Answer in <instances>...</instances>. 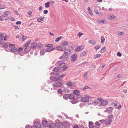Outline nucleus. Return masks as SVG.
<instances>
[{
  "mask_svg": "<svg viewBox=\"0 0 128 128\" xmlns=\"http://www.w3.org/2000/svg\"><path fill=\"white\" fill-rule=\"evenodd\" d=\"M65 63L62 61H59L56 64V66H58L60 68H62V70H65L68 68V66H65Z\"/></svg>",
  "mask_w": 128,
  "mask_h": 128,
  "instance_id": "f257e3e1",
  "label": "nucleus"
},
{
  "mask_svg": "<svg viewBox=\"0 0 128 128\" xmlns=\"http://www.w3.org/2000/svg\"><path fill=\"white\" fill-rule=\"evenodd\" d=\"M43 126L46 128H55L54 124L53 123H50L48 125V122L45 120H43L42 121Z\"/></svg>",
  "mask_w": 128,
  "mask_h": 128,
  "instance_id": "f03ea898",
  "label": "nucleus"
},
{
  "mask_svg": "<svg viewBox=\"0 0 128 128\" xmlns=\"http://www.w3.org/2000/svg\"><path fill=\"white\" fill-rule=\"evenodd\" d=\"M64 50V54L60 57V59H63L64 60L66 59L68 57V55L71 53V50L70 49H65Z\"/></svg>",
  "mask_w": 128,
  "mask_h": 128,
  "instance_id": "7ed1b4c3",
  "label": "nucleus"
},
{
  "mask_svg": "<svg viewBox=\"0 0 128 128\" xmlns=\"http://www.w3.org/2000/svg\"><path fill=\"white\" fill-rule=\"evenodd\" d=\"M63 85V84L61 82H58L56 83H53L52 84V86L55 88L60 87Z\"/></svg>",
  "mask_w": 128,
  "mask_h": 128,
  "instance_id": "20e7f679",
  "label": "nucleus"
},
{
  "mask_svg": "<svg viewBox=\"0 0 128 128\" xmlns=\"http://www.w3.org/2000/svg\"><path fill=\"white\" fill-rule=\"evenodd\" d=\"M77 58V55L76 54H74L71 56V60L72 62L75 61Z\"/></svg>",
  "mask_w": 128,
  "mask_h": 128,
  "instance_id": "39448f33",
  "label": "nucleus"
},
{
  "mask_svg": "<svg viewBox=\"0 0 128 128\" xmlns=\"http://www.w3.org/2000/svg\"><path fill=\"white\" fill-rule=\"evenodd\" d=\"M5 50L8 52H16L18 50V48L16 47H14L11 49L8 50H6V49H5Z\"/></svg>",
  "mask_w": 128,
  "mask_h": 128,
  "instance_id": "423d86ee",
  "label": "nucleus"
},
{
  "mask_svg": "<svg viewBox=\"0 0 128 128\" xmlns=\"http://www.w3.org/2000/svg\"><path fill=\"white\" fill-rule=\"evenodd\" d=\"M55 126L56 127L58 128H63V127L62 124L59 122H56Z\"/></svg>",
  "mask_w": 128,
  "mask_h": 128,
  "instance_id": "0eeeda50",
  "label": "nucleus"
},
{
  "mask_svg": "<svg viewBox=\"0 0 128 128\" xmlns=\"http://www.w3.org/2000/svg\"><path fill=\"white\" fill-rule=\"evenodd\" d=\"M84 48V46H78L74 50L75 52H77L83 49Z\"/></svg>",
  "mask_w": 128,
  "mask_h": 128,
  "instance_id": "6e6552de",
  "label": "nucleus"
},
{
  "mask_svg": "<svg viewBox=\"0 0 128 128\" xmlns=\"http://www.w3.org/2000/svg\"><path fill=\"white\" fill-rule=\"evenodd\" d=\"M66 47L65 46H60L56 48V50L60 51H62L66 49Z\"/></svg>",
  "mask_w": 128,
  "mask_h": 128,
  "instance_id": "1a4fd4ad",
  "label": "nucleus"
},
{
  "mask_svg": "<svg viewBox=\"0 0 128 128\" xmlns=\"http://www.w3.org/2000/svg\"><path fill=\"white\" fill-rule=\"evenodd\" d=\"M108 102L107 100H103L100 104L101 106H103L106 105L108 104Z\"/></svg>",
  "mask_w": 128,
  "mask_h": 128,
  "instance_id": "9d476101",
  "label": "nucleus"
},
{
  "mask_svg": "<svg viewBox=\"0 0 128 128\" xmlns=\"http://www.w3.org/2000/svg\"><path fill=\"white\" fill-rule=\"evenodd\" d=\"M89 100V98L88 96H86L85 97L82 98L80 100L81 102H88Z\"/></svg>",
  "mask_w": 128,
  "mask_h": 128,
  "instance_id": "9b49d317",
  "label": "nucleus"
},
{
  "mask_svg": "<svg viewBox=\"0 0 128 128\" xmlns=\"http://www.w3.org/2000/svg\"><path fill=\"white\" fill-rule=\"evenodd\" d=\"M34 124L35 125V127L36 128H40L41 125L38 122H35L34 123Z\"/></svg>",
  "mask_w": 128,
  "mask_h": 128,
  "instance_id": "f8f14e48",
  "label": "nucleus"
},
{
  "mask_svg": "<svg viewBox=\"0 0 128 128\" xmlns=\"http://www.w3.org/2000/svg\"><path fill=\"white\" fill-rule=\"evenodd\" d=\"M37 46V44L36 42H33L32 43L30 46V48L34 49Z\"/></svg>",
  "mask_w": 128,
  "mask_h": 128,
  "instance_id": "ddd939ff",
  "label": "nucleus"
},
{
  "mask_svg": "<svg viewBox=\"0 0 128 128\" xmlns=\"http://www.w3.org/2000/svg\"><path fill=\"white\" fill-rule=\"evenodd\" d=\"M64 126L66 128H68L70 126V123L68 122L65 121L64 122Z\"/></svg>",
  "mask_w": 128,
  "mask_h": 128,
  "instance_id": "4468645a",
  "label": "nucleus"
},
{
  "mask_svg": "<svg viewBox=\"0 0 128 128\" xmlns=\"http://www.w3.org/2000/svg\"><path fill=\"white\" fill-rule=\"evenodd\" d=\"M113 108L112 107H110L107 108L106 110L104 111L105 112H110L112 110Z\"/></svg>",
  "mask_w": 128,
  "mask_h": 128,
  "instance_id": "2eb2a0df",
  "label": "nucleus"
},
{
  "mask_svg": "<svg viewBox=\"0 0 128 128\" xmlns=\"http://www.w3.org/2000/svg\"><path fill=\"white\" fill-rule=\"evenodd\" d=\"M74 94L76 96H78L79 95L80 92L78 90H75L73 92Z\"/></svg>",
  "mask_w": 128,
  "mask_h": 128,
  "instance_id": "dca6fc26",
  "label": "nucleus"
},
{
  "mask_svg": "<svg viewBox=\"0 0 128 128\" xmlns=\"http://www.w3.org/2000/svg\"><path fill=\"white\" fill-rule=\"evenodd\" d=\"M54 48L49 47L46 49V50L47 52H49L54 50Z\"/></svg>",
  "mask_w": 128,
  "mask_h": 128,
  "instance_id": "f3484780",
  "label": "nucleus"
},
{
  "mask_svg": "<svg viewBox=\"0 0 128 128\" xmlns=\"http://www.w3.org/2000/svg\"><path fill=\"white\" fill-rule=\"evenodd\" d=\"M44 17L40 16L37 19V21L39 22H41L42 21H43L44 20Z\"/></svg>",
  "mask_w": 128,
  "mask_h": 128,
  "instance_id": "a211bd4d",
  "label": "nucleus"
},
{
  "mask_svg": "<svg viewBox=\"0 0 128 128\" xmlns=\"http://www.w3.org/2000/svg\"><path fill=\"white\" fill-rule=\"evenodd\" d=\"M88 126L90 128H92L94 126L93 122H89Z\"/></svg>",
  "mask_w": 128,
  "mask_h": 128,
  "instance_id": "6ab92c4d",
  "label": "nucleus"
},
{
  "mask_svg": "<svg viewBox=\"0 0 128 128\" xmlns=\"http://www.w3.org/2000/svg\"><path fill=\"white\" fill-rule=\"evenodd\" d=\"M56 76H50V79L51 80V81L52 82H55V79Z\"/></svg>",
  "mask_w": 128,
  "mask_h": 128,
  "instance_id": "aec40b11",
  "label": "nucleus"
},
{
  "mask_svg": "<svg viewBox=\"0 0 128 128\" xmlns=\"http://www.w3.org/2000/svg\"><path fill=\"white\" fill-rule=\"evenodd\" d=\"M60 68L58 66L56 67L53 69V70L54 72H58L60 70Z\"/></svg>",
  "mask_w": 128,
  "mask_h": 128,
  "instance_id": "412c9836",
  "label": "nucleus"
},
{
  "mask_svg": "<svg viewBox=\"0 0 128 128\" xmlns=\"http://www.w3.org/2000/svg\"><path fill=\"white\" fill-rule=\"evenodd\" d=\"M69 96V94H64L63 96V98L64 99L66 100L68 98Z\"/></svg>",
  "mask_w": 128,
  "mask_h": 128,
  "instance_id": "4be33fe9",
  "label": "nucleus"
},
{
  "mask_svg": "<svg viewBox=\"0 0 128 128\" xmlns=\"http://www.w3.org/2000/svg\"><path fill=\"white\" fill-rule=\"evenodd\" d=\"M66 84L68 86L71 87L73 85L72 83L70 81L68 82Z\"/></svg>",
  "mask_w": 128,
  "mask_h": 128,
  "instance_id": "5701e85b",
  "label": "nucleus"
},
{
  "mask_svg": "<svg viewBox=\"0 0 128 128\" xmlns=\"http://www.w3.org/2000/svg\"><path fill=\"white\" fill-rule=\"evenodd\" d=\"M78 100L76 99H74L70 102L72 104H74L77 103L78 102Z\"/></svg>",
  "mask_w": 128,
  "mask_h": 128,
  "instance_id": "b1692460",
  "label": "nucleus"
},
{
  "mask_svg": "<svg viewBox=\"0 0 128 128\" xmlns=\"http://www.w3.org/2000/svg\"><path fill=\"white\" fill-rule=\"evenodd\" d=\"M112 119H109L105 123V124L106 125H108L110 124L112 122Z\"/></svg>",
  "mask_w": 128,
  "mask_h": 128,
  "instance_id": "393cba45",
  "label": "nucleus"
},
{
  "mask_svg": "<svg viewBox=\"0 0 128 128\" xmlns=\"http://www.w3.org/2000/svg\"><path fill=\"white\" fill-rule=\"evenodd\" d=\"M30 50V48L29 47L26 48L24 50V52H28Z\"/></svg>",
  "mask_w": 128,
  "mask_h": 128,
  "instance_id": "a878e982",
  "label": "nucleus"
},
{
  "mask_svg": "<svg viewBox=\"0 0 128 128\" xmlns=\"http://www.w3.org/2000/svg\"><path fill=\"white\" fill-rule=\"evenodd\" d=\"M114 16L110 15L108 16V18L110 20H112L114 19Z\"/></svg>",
  "mask_w": 128,
  "mask_h": 128,
  "instance_id": "bb28decb",
  "label": "nucleus"
},
{
  "mask_svg": "<svg viewBox=\"0 0 128 128\" xmlns=\"http://www.w3.org/2000/svg\"><path fill=\"white\" fill-rule=\"evenodd\" d=\"M86 54V51H84L81 53L80 54V56L81 57H83Z\"/></svg>",
  "mask_w": 128,
  "mask_h": 128,
  "instance_id": "cd10ccee",
  "label": "nucleus"
},
{
  "mask_svg": "<svg viewBox=\"0 0 128 128\" xmlns=\"http://www.w3.org/2000/svg\"><path fill=\"white\" fill-rule=\"evenodd\" d=\"M45 52V51L44 50L42 49L40 51V54L41 55H43Z\"/></svg>",
  "mask_w": 128,
  "mask_h": 128,
  "instance_id": "c85d7f7f",
  "label": "nucleus"
},
{
  "mask_svg": "<svg viewBox=\"0 0 128 128\" xmlns=\"http://www.w3.org/2000/svg\"><path fill=\"white\" fill-rule=\"evenodd\" d=\"M88 43L92 44L93 45L94 44L96 43V41H95L91 40L88 41Z\"/></svg>",
  "mask_w": 128,
  "mask_h": 128,
  "instance_id": "c756f323",
  "label": "nucleus"
},
{
  "mask_svg": "<svg viewBox=\"0 0 128 128\" xmlns=\"http://www.w3.org/2000/svg\"><path fill=\"white\" fill-rule=\"evenodd\" d=\"M31 42L30 41H29L26 43L24 45V46L26 48H27Z\"/></svg>",
  "mask_w": 128,
  "mask_h": 128,
  "instance_id": "7c9ffc66",
  "label": "nucleus"
},
{
  "mask_svg": "<svg viewBox=\"0 0 128 128\" xmlns=\"http://www.w3.org/2000/svg\"><path fill=\"white\" fill-rule=\"evenodd\" d=\"M22 50V48H19L17 50L18 53L20 55L21 52Z\"/></svg>",
  "mask_w": 128,
  "mask_h": 128,
  "instance_id": "2f4dec72",
  "label": "nucleus"
},
{
  "mask_svg": "<svg viewBox=\"0 0 128 128\" xmlns=\"http://www.w3.org/2000/svg\"><path fill=\"white\" fill-rule=\"evenodd\" d=\"M100 56V54H95L94 56V59L98 58Z\"/></svg>",
  "mask_w": 128,
  "mask_h": 128,
  "instance_id": "473e14b6",
  "label": "nucleus"
},
{
  "mask_svg": "<svg viewBox=\"0 0 128 128\" xmlns=\"http://www.w3.org/2000/svg\"><path fill=\"white\" fill-rule=\"evenodd\" d=\"M56 78L55 79V82H56L60 81V80L61 79L59 76L57 77H56Z\"/></svg>",
  "mask_w": 128,
  "mask_h": 128,
  "instance_id": "72a5a7b5",
  "label": "nucleus"
},
{
  "mask_svg": "<svg viewBox=\"0 0 128 128\" xmlns=\"http://www.w3.org/2000/svg\"><path fill=\"white\" fill-rule=\"evenodd\" d=\"M68 42L66 41H64L62 42V44L64 46L68 45Z\"/></svg>",
  "mask_w": 128,
  "mask_h": 128,
  "instance_id": "f704fd0d",
  "label": "nucleus"
},
{
  "mask_svg": "<svg viewBox=\"0 0 128 128\" xmlns=\"http://www.w3.org/2000/svg\"><path fill=\"white\" fill-rule=\"evenodd\" d=\"M50 3V2H48L46 3H45V7L46 8H48L49 6V4Z\"/></svg>",
  "mask_w": 128,
  "mask_h": 128,
  "instance_id": "c9c22d12",
  "label": "nucleus"
},
{
  "mask_svg": "<svg viewBox=\"0 0 128 128\" xmlns=\"http://www.w3.org/2000/svg\"><path fill=\"white\" fill-rule=\"evenodd\" d=\"M46 47H52L53 46V45L52 44H46Z\"/></svg>",
  "mask_w": 128,
  "mask_h": 128,
  "instance_id": "e433bc0d",
  "label": "nucleus"
},
{
  "mask_svg": "<svg viewBox=\"0 0 128 128\" xmlns=\"http://www.w3.org/2000/svg\"><path fill=\"white\" fill-rule=\"evenodd\" d=\"M8 46V45L6 43H4L2 44V47L4 48H7Z\"/></svg>",
  "mask_w": 128,
  "mask_h": 128,
  "instance_id": "4c0bfd02",
  "label": "nucleus"
},
{
  "mask_svg": "<svg viewBox=\"0 0 128 128\" xmlns=\"http://www.w3.org/2000/svg\"><path fill=\"white\" fill-rule=\"evenodd\" d=\"M69 94V98L70 100H72L74 99V95L73 94Z\"/></svg>",
  "mask_w": 128,
  "mask_h": 128,
  "instance_id": "58836bf2",
  "label": "nucleus"
},
{
  "mask_svg": "<svg viewBox=\"0 0 128 128\" xmlns=\"http://www.w3.org/2000/svg\"><path fill=\"white\" fill-rule=\"evenodd\" d=\"M62 38V36H60L59 37H58L55 40V41L56 42H58Z\"/></svg>",
  "mask_w": 128,
  "mask_h": 128,
  "instance_id": "ea45409f",
  "label": "nucleus"
},
{
  "mask_svg": "<svg viewBox=\"0 0 128 128\" xmlns=\"http://www.w3.org/2000/svg\"><path fill=\"white\" fill-rule=\"evenodd\" d=\"M9 12L7 11L5 12L4 13V14L5 16L6 17L8 16V14L9 13Z\"/></svg>",
  "mask_w": 128,
  "mask_h": 128,
  "instance_id": "a19ab883",
  "label": "nucleus"
},
{
  "mask_svg": "<svg viewBox=\"0 0 128 128\" xmlns=\"http://www.w3.org/2000/svg\"><path fill=\"white\" fill-rule=\"evenodd\" d=\"M90 88L88 86H86L82 88V90L84 91H85L86 89H90Z\"/></svg>",
  "mask_w": 128,
  "mask_h": 128,
  "instance_id": "79ce46f5",
  "label": "nucleus"
},
{
  "mask_svg": "<svg viewBox=\"0 0 128 128\" xmlns=\"http://www.w3.org/2000/svg\"><path fill=\"white\" fill-rule=\"evenodd\" d=\"M106 51V49L105 47L103 48L100 51L102 52H103Z\"/></svg>",
  "mask_w": 128,
  "mask_h": 128,
  "instance_id": "37998d69",
  "label": "nucleus"
},
{
  "mask_svg": "<svg viewBox=\"0 0 128 128\" xmlns=\"http://www.w3.org/2000/svg\"><path fill=\"white\" fill-rule=\"evenodd\" d=\"M105 39L104 37H101V42L102 43H103L104 42Z\"/></svg>",
  "mask_w": 128,
  "mask_h": 128,
  "instance_id": "c03bdc74",
  "label": "nucleus"
},
{
  "mask_svg": "<svg viewBox=\"0 0 128 128\" xmlns=\"http://www.w3.org/2000/svg\"><path fill=\"white\" fill-rule=\"evenodd\" d=\"M49 2L50 3V4L51 6L54 5L55 3L52 0H50Z\"/></svg>",
  "mask_w": 128,
  "mask_h": 128,
  "instance_id": "a18cd8bd",
  "label": "nucleus"
},
{
  "mask_svg": "<svg viewBox=\"0 0 128 128\" xmlns=\"http://www.w3.org/2000/svg\"><path fill=\"white\" fill-rule=\"evenodd\" d=\"M83 35V34L82 32H79L78 34L77 35L80 38L82 35Z\"/></svg>",
  "mask_w": 128,
  "mask_h": 128,
  "instance_id": "49530a36",
  "label": "nucleus"
},
{
  "mask_svg": "<svg viewBox=\"0 0 128 128\" xmlns=\"http://www.w3.org/2000/svg\"><path fill=\"white\" fill-rule=\"evenodd\" d=\"M57 92L59 94H61L62 93V90L60 88L59 89L58 91Z\"/></svg>",
  "mask_w": 128,
  "mask_h": 128,
  "instance_id": "de8ad7c7",
  "label": "nucleus"
},
{
  "mask_svg": "<svg viewBox=\"0 0 128 128\" xmlns=\"http://www.w3.org/2000/svg\"><path fill=\"white\" fill-rule=\"evenodd\" d=\"M94 11L99 16V12L98 11V10L96 9H94Z\"/></svg>",
  "mask_w": 128,
  "mask_h": 128,
  "instance_id": "09e8293b",
  "label": "nucleus"
},
{
  "mask_svg": "<svg viewBox=\"0 0 128 128\" xmlns=\"http://www.w3.org/2000/svg\"><path fill=\"white\" fill-rule=\"evenodd\" d=\"M95 124L96 126H98L100 127L101 124H100L98 122H96L95 123Z\"/></svg>",
  "mask_w": 128,
  "mask_h": 128,
  "instance_id": "8fccbe9b",
  "label": "nucleus"
},
{
  "mask_svg": "<svg viewBox=\"0 0 128 128\" xmlns=\"http://www.w3.org/2000/svg\"><path fill=\"white\" fill-rule=\"evenodd\" d=\"M22 42H24L25 40L26 39V36H24L23 35L22 36Z\"/></svg>",
  "mask_w": 128,
  "mask_h": 128,
  "instance_id": "3c124183",
  "label": "nucleus"
},
{
  "mask_svg": "<svg viewBox=\"0 0 128 128\" xmlns=\"http://www.w3.org/2000/svg\"><path fill=\"white\" fill-rule=\"evenodd\" d=\"M100 47V46L99 45H98L97 46H95V48L96 50H98L99 49Z\"/></svg>",
  "mask_w": 128,
  "mask_h": 128,
  "instance_id": "603ef678",
  "label": "nucleus"
},
{
  "mask_svg": "<svg viewBox=\"0 0 128 128\" xmlns=\"http://www.w3.org/2000/svg\"><path fill=\"white\" fill-rule=\"evenodd\" d=\"M52 73H53L54 75H55L56 76H57L59 74V72H54L53 73L52 72Z\"/></svg>",
  "mask_w": 128,
  "mask_h": 128,
  "instance_id": "864d4df0",
  "label": "nucleus"
},
{
  "mask_svg": "<svg viewBox=\"0 0 128 128\" xmlns=\"http://www.w3.org/2000/svg\"><path fill=\"white\" fill-rule=\"evenodd\" d=\"M113 118V115L112 114H110L108 118L109 119H112Z\"/></svg>",
  "mask_w": 128,
  "mask_h": 128,
  "instance_id": "5fc2aeb1",
  "label": "nucleus"
},
{
  "mask_svg": "<svg viewBox=\"0 0 128 128\" xmlns=\"http://www.w3.org/2000/svg\"><path fill=\"white\" fill-rule=\"evenodd\" d=\"M112 105H114V106H116L117 105V102H115L114 103H113L112 104Z\"/></svg>",
  "mask_w": 128,
  "mask_h": 128,
  "instance_id": "6e6d98bb",
  "label": "nucleus"
},
{
  "mask_svg": "<svg viewBox=\"0 0 128 128\" xmlns=\"http://www.w3.org/2000/svg\"><path fill=\"white\" fill-rule=\"evenodd\" d=\"M87 72H85L84 73V76L85 79L86 78H87Z\"/></svg>",
  "mask_w": 128,
  "mask_h": 128,
  "instance_id": "4d7b16f0",
  "label": "nucleus"
},
{
  "mask_svg": "<svg viewBox=\"0 0 128 128\" xmlns=\"http://www.w3.org/2000/svg\"><path fill=\"white\" fill-rule=\"evenodd\" d=\"M117 55L118 56L120 57L122 56L121 53L120 52H118L117 53Z\"/></svg>",
  "mask_w": 128,
  "mask_h": 128,
  "instance_id": "13d9d810",
  "label": "nucleus"
},
{
  "mask_svg": "<svg viewBox=\"0 0 128 128\" xmlns=\"http://www.w3.org/2000/svg\"><path fill=\"white\" fill-rule=\"evenodd\" d=\"M21 22L20 21H18L16 22V24H21Z\"/></svg>",
  "mask_w": 128,
  "mask_h": 128,
  "instance_id": "bf43d9fd",
  "label": "nucleus"
},
{
  "mask_svg": "<svg viewBox=\"0 0 128 128\" xmlns=\"http://www.w3.org/2000/svg\"><path fill=\"white\" fill-rule=\"evenodd\" d=\"M88 62H84L80 64L82 66L87 64Z\"/></svg>",
  "mask_w": 128,
  "mask_h": 128,
  "instance_id": "052dcab7",
  "label": "nucleus"
},
{
  "mask_svg": "<svg viewBox=\"0 0 128 128\" xmlns=\"http://www.w3.org/2000/svg\"><path fill=\"white\" fill-rule=\"evenodd\" d=\"M99 122H100L102 123H104L106 121L105 120H99Z\"/></svg>",
  "mask_w": 128,
  "mask_h": 128,
  "instance_id": "680f3d73",
  "label": "nucleus"
},
{
  "mask_svg": "<svg viewBox=\"0 0 128 128\" xmlns=\"http://www.w3.org/2000/svg\"><path fill=\"white\" fill-rule=\"evenodd\" d=\"M15 45L14 44H10L9 45V46L10 48H11L12 47H14L15 46Z\"/></svg>",
  "mask_w": 128,
  "mask_h": 128,
  "instance_id": "e2e57ef3",
  "label": "nucleus"
},
{
  "mask_svg": "<svg viewBox=\"0 0 128 128\" xmlns=\"http://www.w3.org/2000/svg\"><path fill=\"white\" fill-rule=\"evenodd\" d=\"M88 12L90 14L91 16H92L93 15L92 12L91 11V10H90V11H88Z\"/></svg>",
  "mask_w": 128,
  "mask_h": 128,
  "instance_id": "0e129e2a",
  "label": "nucleus"
},
{
  "mask_svg": "<svg viewBox=\"0 0 128 128\" xmlns=\"http://www.w3.org/2000/svg\"><path fill=\"white\" fill-rule=\"evenodd\" d=\"M13 26L14 27L16 30L18 29L19 30L20 29V28H18V26Z\"/></svg>",
  "mask_w": 128,
  "mask_h": 128,
  "instance_id": "69168bd1",
  "label": "nucleus"
},
{
  "mask_svg": "<svg viewBox=\"0 0 128 128\" xmlns=\"http://www.w3.org/2000/svg\"><path fill=\"white\" fill-rule=\"evenodd\" d=\"M26 128H31V126H30L28 124L26 126Z\"/></svg>",
  "mask_w": 128,
  "mask_h": 128,
  "instance_id": "338daca9",
  "label": "nucleus"
},
{
  "mask_svg": "<svg viewBox=\"0 0 128 128\" xmlns=\"http://www.w3.org/2000/svg\"><path fill=\"white\" fill-rule=\"evenodd\" d=\"M73 128H79V126L78 125L75 124L73 127Z\"/></svg>",
  "mask_w": 128,
  "mask_h": 128,
  "instance_id": "774afa93",
  "label": "nucleus"
}]
</instances>
